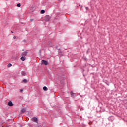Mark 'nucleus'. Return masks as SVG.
I'll return each mask as SVG.
<instances>
[{"label": "nucleus", "mask_w": 127, "mask_h": 127, "mask_svg": "<svg viewBox=\"0 0 127 127\" xmlns=\"http://www.w3.org/2000/svg\"><path fill=\"white\" fill-rule=\"evenodd\" d=\"M48 90V89L47 88V87L44 86V87H43V90H44V91H47Z\"/></svg>", "instance_id": "1a4fd4ad"}, {"label": "nucleus", "mask_w": 127, "mask_h": 127, "mask_svg": "<svg viewBox=\"0 0 127 127\" xmlns=\"http://www.w3.org/2000/svg\"><path fill=\"white\" fill-rule=\"evenodd\" d=\"M27 55V51H25L21 54L22 56H24L25 57Z\"/></svg>", "instance_id": "7ed1b4c3"}, {"label": "nucleus", "mask_w": 127, "mask_h": 127, "mask_svg": "<svg viewBox=\"0 0 127 127\" xmlns=\"http://www.w3.org/2000/svg\"><path fill=\"white\" fill-rule=\"evenodd\" d=\"M15 38H16V37L15 36H13V39H15Z\"/></svg>", "instance_id": "f3484780"}, {"label": "nucleus", "mask_w": 127, "mask_h": 127, "mask_svg": "<svg viewBox=\"0 0 127 127\" xmlns=\"http://www.w3.org/2000/svg\"><path fill=\"white\" fill-rule=\"evenodd\" d=\"M21 75L22 76H25V72H23V71H22L21 72Z\"/></svg>", "instance_id": "9b49d317"}, {"label": "nucleus", "mask_w": 127, "mask_h": 127, "mask_svg": "<svg viewBox=\"0 0 127 127\" xmlns=\"http://www.w3.org/2000/svg\"><path fill=\"white\" fill-rule=\"evenodd\" d=\"M26 58H25V57H24L23 56H22V57L20 58V60L22 61H24V60H25Z\"/></svg>", "instance_id": "423d86ee"}, {"label": "nucleus", "mask_w": 127, "mask_h": 127, "mask_svg": "<svg viewBox=\"0 0 127 127\" xmlns=\"http://www.w3.org/2000/svg\"><path fill=\"white\" fill-rule=\"evenodd\" d=\"M50 16L49 15H46L45 17V20L46 21H49V20H50Z\"/></svg>", "instance_id": "f257e3e1"}, {"label": "nucleus", "mask_w": 127, "mask_h": 127, "mask_svg": "<svg viewBox=\"0 0 127 127\" xmlns=\"http://www.w3.org/2000/svg\"><path fill=\"white\" fill-rule=\"evenodd\" d=\"M41 13H42V14L45 13V10H41Z\"/></svg>", "instance_id": "9d476101"}, {"label": "nucleus", "mask_w": 127, "mask_h": 127, "mask_svg": "<svg viewBox=\"0 0 127 127\" xmlns=\"http://www.w3.org/2000/svg\"><path fill=\"white\" fill-rule=\"evenodd\" d=\"M20 6H21L20 3H18V4H17V6L18 7H20Z\"/></svg>", "instance_id": "ddd939ff"}, {"label": "nucleus", "mask_w": 127, "mask_h": 127, "mask_svg": "<svg viewBox=\"0 0 127 127\" xmlns=\"http://www.w3.org/2000/svg\"><path fill=\"white\" fill-rule=\"evenodd\" d=\"M8 106H9V107H12V106H13V104H12V102L9 101L8 103Z\"/></svg>", "instance_id": "20e7f679"}, {"label": "nucleus", "mask_w": 127, "mask_h": 127, "mask_svg": "<svg viewBox=\"0 0 127 127\" xmlns=\"http://www.w3.org/2000/svg\"><path fill=\"white\" fill-rule=\"evenodd\" d=\"M20 92H21V93H22L23 92V90L20 89Z\"/></svg>", "instance_id": "2eb2a0df"}, {"label": "nucleus", "mask_w": 127, "mask_h": 127, "mask_svg": "<svg viewBox=\"0 0 127 127\" xmlns=\"http://www.w3.org/2000/svg\"><path fill=\"white\" fill-rule=\"evenodd\" d=\"M11 66H12L11 64H8V67H11Z\"/></svg>", "instance_id": "4468645a"}, {"label": "nucleus", "mask_w": 127, "mask_h": 127, "mask_svg": "<svg viewBox=\"0 0 127 127\" xmlns=\"http://www.w3.org/2000/svg\"><path fill=\"white\" fill-rule=\"evenodd\" d=\"M26 111V109L25 108H23L21 110V112L23 114L24 113H25V112Z\"/></svg>", "instance_id": "6e6552de"}, {"label": "nucleus", "mask_w": 127, "mask_h": 127, "mask_svg": "<svg viewBox=\"0 0 127 127\" xmlns=\"http://www.w3.org/2000/svg\"><path fill=\"white\" fill-rule=\"evenodd\" d=\"M30 21H31V22H32V21H33V19H30Z\"/></svg>", "instance_id": "dca6fc26"}, {"label": "nucleus", "mask_w": 127, "mask_h": 127, "mask_svg": "<svg viewBox=\"0 0 127 127\" xmlns=\"http://www.w3.org/2000/svg\"><path fill=\"white\" fill-rule=\"evenodd\" d=\"M11 33H13V32L12 31H11Z\"/></svg>", "instance_id": "6ab92c4d"}, {"label": "nucleus", "mask_w": 127, "mask_h": 127, "mask_svg": "<svg viewBox=\"0 0 127 127\" xmlns=\"http://www.w3.org/2000/svg\"><path fill=\"white\" fill-rule=\"evenodd\" d=\"M70 95L71 97H72L73 98H74V97H76V94H75V93H73V92L72 91L70 92Z\"/></svg>", "instance_id": "39448f33"}, {"label": "nucleus", "mask_w": 127, "mask_h": 127, "mask_svg": "<svg viewBox=\"0 0 127 127\" xmlns=\"http://www.w3.org/2000/svg\"><path fill=\"white\" fill-rule=\"evenodd\" d=\"M88 8L87 7H85V9H86V10H87Z\"/></svg>", "instance_id": "a211bd4d"}, {"label": "nucleus", "mask_w": 127, "mask_h": 127, "mask_svg": "<svg viewBox=\"0 0 127 127\" xmlns=\"http://www.w3.org/2000/svg\"><path fill=\"white\" fill-rule=\"evenodd\" d=\"M22 51H24V50H22Z\"/></svg>", "instance_id": "aec40b11"}, {"label": "nucleus", "mask_w": 127, "mask_h": 127, "mask_svg": "<svg viewBox=\"0 0 127 127\" xmlns=\"http://www.w3.org/2000/svg\"><path fill=\"white\" fill-rule=\"evenodd\" d=\"M23 82H24V83H27V80L26 79H24L23 80Z\"/></svg>", "instance_id": "f8f14e48"}, {"label": "nucleus", "mask_w": 127, "mask_h": 127, "mask_svg": "<svg viewBox=\"0 0 127 127\" xmlns=\"http://www.w3.org/2000/svg\"><path fill=\"white\" fill-rule=\"evenodd\" d=\"M42 64L44 65H47L48 64V62L45 60H42Z\"/></svg>", "instance_id": "f03ea898"}, {"label": "nucleus", "mask_w": 127, "mask_h": 127, "mask_svg": "<svg viewBox=\"0 0 127 127\" xmlns=\"http://www.w3.org/2000/svg\"><path fill=\"white\" fill-rule=\"evenodd\" d=\"M38 119L36 118H33V122H34L35 123H37Z\"/></svg>", "instance_id": "0eeeda50"}]
</instances>
